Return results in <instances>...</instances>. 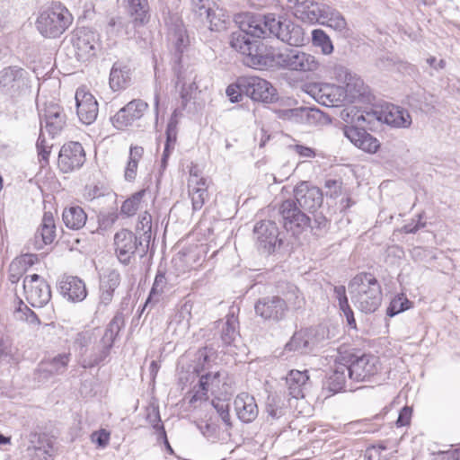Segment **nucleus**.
<instances>
[{
  "label": "nucleus",
  "mask_w": 460,
  "mask_h": 460,
  "mask_svg": "<svg viewBox=\"0 0 460 460\" xmlns=\"http://www.w3.org/2000/svg\"><path fill=\"white\" fill-rule=\"evenodd\" d=\"M235 22L239 29L252 37H265L269 33L290 46H300L305 42V32L300 26L286 19L277 20L272 14L261 18L252 13H243L235 17Z\"/></svg>",
  "instance_id": "1"
},
{
  "label": "nucleus",
  "mask_w": 460,
  "mask_h": 460,
  "mask_svg": "<svg viewBox=\"0 0 460 460\" xmlns=\"http://www.w3.org/2000/svg\"><path fill=\"white\" fill-rule=\"evenodd\" d=\"M350 298L365 314L376 312L382 302V288L376 277L368 272L357 274L349 283Z\"/></svg>",
  "instance_id": "2"
},
{
  "label": "nucleus",
  "mask_w": 460,
  "mask_h": 460,
  "mask_svg": "<svg viewBox=\"0 0 460 460\" xmlns=\"http://www.w3.org/2000/svg\"><path fill=\"white\" fill-rule=\"evenodd\" d=\"M72 22L73 16L68 9L60 3H53L40 13L36 26L42 36L54 39L62 35Z\"/></svg>",
  "instance_id": "3"
},
{
  "label": "nucleus",
  "mask_w": 460,
  "mask_h": 460,
  "mask_svg": "<svg viewBox=\"0 0 460 460\" xmlns=\"http://www.w3.org/2000/svg\"><path fill=\"white\" fill-rule=\"evenodd\" d=\"M152 232H144L137 236L134 232H116L114 243L119 261L128 265L133 254L143 257L149 247Z\"/></svg>",
  "instance_id": "4"
},
{
  "label": "nucleus",
  "mask_w": 460,
  "mask_h": 460,
  "mask_svg": "<svg viewBox=\"0 0 460 460\" xmlns=\"http://www.w3.org/2000/svg\"><path fill=\"white\" fill-rule=\"evenodd\" d=\"M349 378L356 382L369 381L380 369L377 357L372 354H351L347 361Z\"/></svg>",
  "instance_id": "5"
},
{
  "label": "nucleus",
  "mask_w": 460,
  "mask_h": 460,
  "mask_svg": "<svg viewBox=\"0 0 460 460\" xmlns=\"http://www.w3.org/2000/svg\"><path fill=\"white\" fill-rule=\"evenodd\" d=\"M241 86L243 93L255 102L270 103L277 99V91L274 86L259 76H241Z\"/></svg>",
  "instance_id": "6"
},
{
  "label": "nucleus",
  "mask_w": 460,
  "mask_h": 460,
  "mask_svg": "<svg viewBox=\"0 0 460 460\" xmlns=\"http://www.w3.org/2000/svg\"><path fill=\"white\" fill-rule=\"evenodd\" d=\"M331 78L343 86V93L348 103L354 102L364 94V83L361 78L351 74L342 66H335L332 68Z\"/></svg>",
  "instance_id": "7"
},
{
  "label": "nucleus",
  "mask_w": 460,
  "mask_h": 460,
  "mask_svg": "<svg viewBox=\"0 0 460 460\" xmlns=\"http://www.w3.org/2000/svg\"><path fill=\"white\" fill-rule=\"evenodd\" d=\"M94 340L93 332L85 330L79 332L74 338V349L78 353L79 364L84 368H91L97 366L104 359H98L101 356V347L93 348V350L88 354V347Z\"/></svg>",
  "instance_id": "8"
},
{
  "label": "nucleus",
  "mask_w": 460,
  "mask_h": 460,
  "mask_svg": "<svg viewBox=\"0 0 460 460\" xmlns=\"http://www.w3.org/2000/svg\"><path fill=\"white\" fill-rule=\"evenodd\" d=\"M23 289L27 301L33 307H42L51 298L49 285L38 274L29 275L24 278Z\"/></svg>",
  "instance_id": "9"
},
{
  "label": "nucleus",
  "mask_w": 460,
  "mask_h": 460,
  "mask_svg": "<svg viewBox=\"0 0 460 460\" xmlns=\"http://www.w3.org/2000/svg\"><path fill=\"white\" fill-rule=\"evenodd\" d=\"M39 116L40 119V130L45 128L54 137L61 132L66 124V115L61 107L56 103H45L43 107L39 106Z\"/></svg>",
  "instance_id": "10"
},
{
  "label": "nucleus",
  "mask_w": 460,
  "mask_h": 460,
  "mask_svg": "<svg viewBox=\"0 0 460 460\" xmlns=\"http://www.w3.org/2000/svg\"><path fill=\"white\" fill-rule=\"evenodd\" d=\"M283 50L275 48L256 47L246 63L255 69L282 68Z\"/></svg>",
  "instance_id": "11"
},
{
  "label": "nucleus",
  "mask_w": 460,
  "mask_h": 460,
  "mask_svg": "<svg viewBox=\"0 0 460 460\" xmlns=\"http://www.w3.org/2000/svg\"><path fill=\"white\" fill-rule=\"evenodd\" d=\"M147 109V102L141 99H134L111 118L112 125L117 129L123 130L140 119Z\"/></svg>",
  "instance_id": "12"
},
{
  "label": "nucleus",
  "mask_w": 460,
  "mask_h": 460,
  "mask_svg": "<svg viewBox=\"0 0 460 460\" xmlns=\"http://www.w3.org/2000/svg\"><path fill=\"white\" fill-rule=\"evenodd\" d=\"M85 162V152L78 142L65 144L58 155V165L61 172H71L83 166Z\"/></svg>",
  "instance_id": "13"
},
{
  "label": "nucleus",
  "mask_w": 460,
  "mask_h": 460,
  "mask_svg": "<svg viewBox=\"0 0 460 460\" xmlns=\"http://www.w3.org/2000/svg\"><path fill=\"white\" fill-rule=\"evenodd\" d=\"M342 131L345 137L363 152L376 154L380 147L379 140L362 127L345 125Z\"/></svg>",
  "instance_id": "14"
},
{
  "label": "nucleus",
  "mask_w": 460,
  "mask_h": 460,
  "mask_svg": "<svg viewBox=\"0 0 460 460\" xmlns=\"http://www.w3.org/2000/svg\"><path fill=\"white\" fill-rule=\"evenodd\" d=\"M73 46L79 60H88L96 55L98 35L87 28L77 29L74 34Z\"/></svg>",
  "instance_id": "15"
},
{
  "label": "nucleus",
  "mask_w": 460,
  "mask_h": 460,
  "mask_svg": "<svg viewBox=\"0 0 460 460\" xmlns=\"http://www.w3.org/2000/svg\"><path fill=\"white\" fill-rule=\"evenodd\" d=\"M255 313L264 320L279 322L288 310L286 300L278 296L260 298L254 305Z\"/></svg>",
  "instance_id": "16"
},
{
  "label": "nucleus",
  "mask_w": 460,
  "mask_h": 460,
  "mask_svg": "<svg viewBox=\"0 0 460 460\" xmlns=\"http://www.w3.org/2000/svg\"><path fill=\"white\" fill-rule=\"evenodd\" d=\"M75 99L80 121L85 125L93 123L99 111L95 97L85 87H80L75 92Z\"/></svg>",
  "instance_id": "17"
},
{
  "label": "nucleus",
  "mask_w": 460,
  "mask_h": 460,
  "mask_svg": "<svg viewBox=\"0 0 460 460\" xmlns=\"http://www.w3.org/2000/svg\"><path fill=\"white\" fill-rule=\"evenodd\" d=\"M282 68L299 71L314 72L318 69L319 63L316 58L308 53L297 49L283 50Z\"/></svg>",
  "instance_id": "18"
},
{
  "label": "nucleus",
  "mask_w": 460,
  "mask_h": 460,
  "mask_svg": "<svg viewBox=\"0 0 460 460\" xmlns=\"http://www.w3.org/2000/svg\"><path fill=\"white\" fill-rule=\"evenodd\" d=\"M279 215L285 230H304L310 226V218L291 199L284 200L281 203Z\"/></svg>",
  "instance_id": "19"
},
{
  "label": "nucleus",
  "mask_w": 460,
  "mask_h": 460,
  "mask_svg": "<svg viewBox=\"0 0 460 460\" xmlns=\"http://www.w3.org/2000/svg\"><path fill=\"white\" fill-rule=\"evenodd\" d=\"M294 198L300 208L309 211L317 209L323 203L321 190L306 181H302L295 187Z\"/></svg>",
  "instance_id": "20"
},
{
  "label": "nucleus",
  "mask_w": 460,
  "mask_h": 460,
  "mask_svg": "<svg viewBox=\"0 0 460 460\" xmlns=\"http://www.w3.org/2000/svg\"><path fill=\"white\" fill-rule=\"evenodd\" d=\"M316 343L314 330L312 328L302 329L296 332L285 345L284 353L308 354L314 350Z\"/></svg>",
  "instance_id": "21"
},
{
  "label": "nucleus",
  "mask_w": 460,
  "mask_h": 460,
  "mask_svg": "<svg viewBox=\"0 0 460 460\" xmlns=\"http://www.w3.org/2000/svg\"><path fill=\"white\" fill-rule=\"evenodd\" d=\"M377 119L381 122L397 128H407L412 122L408 111L393 104L383 106L378 112Z\"/></svg>",
  "instance_id": "22"
},
{
  "label": "nucleus",
  "mask_w": 460,
  "mask_h": 460,
  "mask_svg": "<svg viewBox=\"0 0 460 460\" xmlns=\"http://www.w3.org/2000/svg\"><path fill=\"white\" fill-rule=\"evenodd\" d=\"M60 294L71 302H81L86 296L84 282L78 277L64 276L58 283Z\"/></svg>",
  "instance_id": "23"
},
{
  "label": "nucleus",
  "mask_w": 460,
  "mask_h": 460,
  "mask_svg": "<svg viewBox=\"0 0 460 460\" xmlns=\"http://www.w3.org/2000/svg\"><path fill=\"white\" fill-rule=\"evenodd\" d=\"M327 4L305 0L298 4L295 9L296 18L309 24H321Z\"/></svg>",
  "instance_id": "24"
},
{
  "label": "nucleus",
  "mask_w": 460,
  "mask_h": 460,
  "mask_svg": "<svg viewBox=\"0 0 460 460\" xmlns=\"http://www.w3.org/2000/svg\"><path fill=\"white\" fill-rule=\"evenodd\" d=\"M132 80V70L129 65L122 60L113 63L109 75V85L113 92L125 90Z\"/></svg>",
  "instance_id": "25"
},
{
  "label": "nucleus",
  "mask_w": 460,
  "mask_h": 460,
  "mask_svg": "<svg viewBox=\"0 0 460 460\" xmlns=\"http://www.w3.org/2000/svg\"><path fill=\"white\" fill-rule=\"evenodd\" d=\"M124 325L125 317L123 313L117 312L106 327L104 334L102 338L101 356L98 358V359H105L109 356L110 350Z\"/></svg>",
  "instance_id": "26"
},
{
  "label": "nucleus",
  "mask_w": 460,
  "mask_h": 460,
  "mask_svg": "<svg viewBox=\"0 0 460 460\" xmlns=\"http://www.w3.org/2000/svg\"><path fill=\"white\" fill-rule=\"evenodd\" d=\"M234 406L238 419L243 423L252 422L259 414L254 397L247 393L239 394L234 401Z\"/></svg>",
  "instance_id": "27"
},
{
  "label": "nucleus",
  "mask_w": 460,
  "mask_h": 460,
  "mask_svg": "<svg viewBox=\"0 0 460 460\" xmlns=\"http://www.w3.org/2000/svg\"><path fill=\"white\" fill-rule=\"evenodd\" d=\"M188 186L192 208L194 210H199L208 196L207 181L205 178L199 177L196 170L191 169L190 171Z\"/></svg>",
  "instance_id": "28"
},
{
  "label": "nucleus",
  "mask_w": 460,
  "mask_h": 460,
  "mask_svg": "<svg viewBox=\"0 0 460 460\" xmlns=\"http://www.w3.org/2000/svg\"><path fill=\"white\" fill-rule=\"evenodd\" d=\"M121 277L117 270H107L100 277V303L108 305L111 303L114 292L119 286Z\"/></svg>",
  "instance_id": "29"
},
{
  "label": "nucleus",
  "mask_w": 460,
  "mask_h": 460,
  "mask_svg": "<svg viewBox=\"0 0 460 460\" xmlns=\"http://www.w3.org/2000/svg\"><path fill=\"white\" fill-rule=\"evenodd\" d=\"M349 372L348 364L336 361L324 384L325 388L332 394L345 391Z\"/></svg>",
  "instance_id": "30"
},
{
  "label": "nucleus",
  "mask_w": 460,
  "mask_h": 460,
  "mask_svg": "<svg viewBox=\"0 0 460 460\" xmlns=\"http://www.w3.org/2000/svg\"><path fill=\"white\" fill-rule=\"evenodd\" d=\"M69 361L70 353L58 354L49 360L40 362L38 372L46 378L55 375H62L66 372Z\"/></svg>",
  "instance_id": "31"
},
{
  "label": "nucleus",
  "mask_w": 460,
  "mask_h": 460,
  "mask_svg": "<svg viewBox=\"0 0 460 460\" xmlns=\"http://www.w3.org/2000/svg\"><path fill=\"white\" fill-rule=\"evenodd\" d=\"M191 305L185 303L174 314L168 324V330L176 336H184L190 326Z\"/></svg>",
  "instance_id": "32"
},
{
  "label": "nucleus",
  "mask_w": 460,
  "mask_h": 460,
  "mask_svg": "<svg viewBox=\"0 0 460 460\" xmlns=\"http://www.w3.org/2000/svg\"><path fill=\"white\" fill-rule=\"evenodd\" d=\"M321 25L331 28L343 37L347 36L349 32L345 17L339 11L329 5L325 10Z\"/></svg>",
  "instance_id": "33"
},
{
  "label": "nucleus",
  "mask_w": 460,
  "mask_h": 460,
  "mask_svg": "<svg viewBox=\"0 0 460 460\" xmlns=\"http://www.w3.org/2000/svg\"><path fill=\"white\" fill-rule=\"evenodd\" d=\"M308 380L307 371L291 370L286 378L289 395L296 399L303 398Z\"/></svg>",
  "instance_id": "34"
},
{
  "label": "nucleus",
  "mask_w": 460,
  "mask_h": 460,
  "mask_svg": "<svg viewBox=\"0 0 460 460\" xmlns=\"http://www.w3.org/2000/svg\"><path fill=\"white\" fill-rule=\"evenodd\" d=\"M219 373L215 374L207 373L202 375L199 383L193 386L191 391L192 396L190 399V403H194L197 401H206L208 399V393L213 385H217L219 381Z\"/></svg>",
  "instance_id": "35"
},
{
  "label": "nucleus",
  "mask_w": 460,
  "mask_h": 460,
  "mask_svg": "<svg viewBox=\"0 0 460 460\" xmlns=\"http://www.w3.org/2000/svg\"><path fill=\"white\" fill-rule=\"evenodd\" d=\"M128 9L135 27L143 26L148 22L149 4L147 0H127Z\"/></svg>",
  "instance_id": "36"
},
{
  "label": "nucleus",
  "mask_w": 460,
  "mask_h": 460,
  "mask_svg": "<svg viewBox=\"0 0 460 460\" xmlns=\"http://www.w3.org/2000/svg\"><path fill=\"white\" fill-rule=\"evenodd\" d=\"M240 339L239 321L234 313H229L222 324L221 340L226 346L234 345Z\"/></svg>",
  "instance_id": "37"
},
{
  "label": "nucleus",
  "mask_w": 460,
  "mask_h": 460,
  "mask_svg": "<svg viewBox=\"0 0 460 460\" xmlns=\"http://www.w3.org/2000/svg\"><path fill=\"white\" fill-rule=\"evenodd\" d=\"M62 217L66 226L71 230H81L87 221L86 213L79 206L65 208Z\"/></svg>",
  "instance_id": "38"
},
{
  "label": "nucleus",
  "mask_w": 460,
  "mask_h": 460,
  "mask_svg": "<svg viewBox=\"0 0 460 460\" xmlns=\"http://www.w3.org/2000/svg\"><path fill=\"white\" fill-rule=\"evenodd\" d=\"M21 361L19 349L9 339H0V365L16 366Z\"/></svg>",
  "instance_id": "39"
},
{
  "label": "nucleus",
  "mask_w": 460,
  "mask_h": 460,
  "mask_svg": "<svg viewBox=\"0 0 460 460\" xmlns=\"http://www.w3.org/2000/svg\"><path fill=\"white\" fill-rule=\"evenodd\" d=\"M322 98H323V105L327 107H338L348 103L343 93V86L333 84H325Z\"/></svg>",
  "instance_id": "40"
},
{
  "label": "nucleus",
  "mask_w": 460,
  "mask_h": 460,
  "mask_svg": "<svg viewBox=\"0 0 460 460\" xmlns=\"http://www.w3.org/2000/svg\"><path fill=\"white\" fill-rule=\"evenodd\" d=\"M246 32L241 29L234 31L231 35L230 45L233 49L247 57V59L252 55L254 48L257 45V41L251 40Z\"/></svg>",
  "instance_id": "41"
},
{
  "label": "nucleus",
  "mask_w": 460,
  "mask_h": 460,
  "mask_svg": "<svg viewBox=\"0 0 460 460\" xmlns=\"http://www.w3.org/2000/svg\"><path fill=\"white\" fill-rule=\"evenodd\" d=\"M168 280L165 277V270L161 266L157 269V272L150 290L149 296L146 301L145 307L151 303H157L162 298L163 294L167 290Z\"/></svg>",
  "instance_id": "42"
},
{
  "label": "nucleus",
  "mask_w": 460,
  "mask_h": 460,
  "mask_svg": "<svg viewBox=\"0 0 460 460\" xmlns=\"http://www.w3.org/2000/svg\"><path fill=\"white\" fill-rule=\"evenodd\" d=\"M177 140V121L172 117L166 128V141L162 155V167L164 169L167 165V161L172 152L175 148Z\"/></svg>",
  "instance_id": "43"
},
{
  "label": "nucleus",
  "mask_w": 460,
  "mask_h": 460,
  "mask_svg": "<svg viewBox=\"0 0 460 460\" xmlns=\"http://www.w3.org/2000/svg\"><path fill=\"white\" fill-rule=\"evenodd\" d=\"M260 234L258 247L261 252L270 254L276 251L277 247L281 246L282 237L279 236L281 232H277V234L273 232H260Z\"/></svg>",
  "instance_id": "44"
},
{
  "label": "nucleus",
  "mask_w": 460,
  "mask_h": 460,
  "mask_svg": "<svg viewBox=\"0 0 460 460\" xmlns=\"http://www.w3.org/2000/svg\"><path fill=\"white\" fill-rule=\"evenodd\" d=\"M144 155V148L139 146H131L129 149L128 161L127 163L124 177L128 181L136 179L138 163Z\"/></svg>",
  "instance_id": "45"
},
{
  "label": "nucleus",
  "mask_w": 460,
  "mask_h": 460,
  "mask_svg": "<svg viewBox=\"0 0 460 460\" xmlns=\"http://www.w3.org/2000/svg\"><path fill=\"white\" fill-rule=\"evenodd\" d=\"M177 85H181L180 96L182 104L185 106L196 94L198 84L196 83V75L190 74L188 77L178 76Z\"/></svg>",
  "instance_id": "46"
},
{
  "label": "nucleus",
  "mask_w": 460,
  "mask_h": 460,
  "mask_svg": "<svg viewBox=\"0 0 460 460\" xmlns=\"http://www.w3.org/2000/svg\"><path fill=\"white\" fill-rule=\"evenodd\" d=\"M168 37L177 53H182L189 44V37L182 24H175L171 28Z\"/></svg>",
  "instance_id": "47"
},
{
  "label": "nucleus",
  "mask_w": 460,
  "mask_h": 460,
  "mask_svg": "<svg viewBox=\"0 0 460 460\" xmlns=\"http://www.w3.org/2000/svg\"><path fill=\"white\" fill-rule=\"evenodd\" d=\"M147 194V190L143 189L132 194L121 205L120 212L126 217L134 216L141 206L143 199Z\"/></svg>",
  "instance_id": "48"
},
{
  "label": "nucleus",
  "mask_w": 460,
  "mask_h": 460,
  "mask_svg": "<svg viewBox=\"0 0 460 460\" xmlns=\"http://www.w3.org/2000/svg\"><path fill=\"white\" fill-rule=\"evenodd\" d=\"M24 70L22 67L7 66L0 71V85L4 88H13L14 84L22 78Z\"/></svg>",
  "instance_id": "49"
},
{
  "label": "nucleus",
  "mask_w": 460,
  "mask_h": 460,
  "mask_svg": "<svg viewBox=\"0 0 460 460\" xmlns=\"http://www.w3.org/2000/svg\"><path fill=\"white\" fill-rule=\"evenodd\" d=\"M312 42L314 47L321 49L323 55H330L333 52L332 42L322 29H314L312 31Z\"/></svg>",
  "instance_id": "50"
},
{
  "label": "nucleus",
  "mask_w": 460,
  "mask_h": 460,
  "mask_svg": "<svg viewBox=\"0 0 460 460\" xmlns=\"http://www.w3.org/2000/svg\"><path fill=\"white\" fill-rule=\"evenodd\" d=\"M146 421L156 431L159 438L166 440V431L161 421L160 412L157 407H152L147 409Z\"/></svg>",
  "instance_id": "51"
},
{
  "label": "nucleus",
  "mask_w": 460,
  "mask_h": 460,
  "mask_svg": "<svg viewBox=\"0 0 460 460\" xmlns=\"http://www.w3.org/2000/svg\"><path fill=\"white\" fill-rule=\"evenodd\" d=\"M27 451L30 453L38 450L39 447L50 448L52 442L45 433L31 431L28 436Z\"/></svg>",
  "instance_id": "52"
},
{
  "label": "nucleus",
  "mask_w": 460,
  "mask_h": 460,
  "mask_svg": "<svg viewBox=\"0 0 460 460\" xmlns=\"http://www.w3.org/2000/svg\"><path fill=\"white\" fill-rule=\"evenodd\" d=\"M412 303L405 296L404 294L396 296L390 303L386 310L388 316L393 317L411 306Z\"/></svg>",
  "instance_id": "53"
},
{
  "label": "nucleus",
  "mask_w": 460,
  "mask_h": 460,
  "mask_svg": "<svg viewBox=\"0 0 460 460\" xmlns=\"http://www.w3.org/2000/svg\"><path fill=\"white\" fill-rule=\"evenodd\" d=\"M202 17H204L206 21L208 22V28L210 31H221L226 29L227 17L224 13H222L221 11L217 13L211 7L209 16L203 15Z\"/></svg>",
  "instance_id": "54"
},
{
  "label": "nucleus",
  "mask_w": 460,
  "mask_h": 460,
  "mask_svg": "<svg viewBox=\"0 0 460 460\" xmlns=\"http://www.w3.org/2000/svg\"><path fill=\"white\" fill-rule=\"evenodd\" d=\"M286 303H289L295 308H300L304 304V296L298 288L293 284H287V290L284 292Z\"/></svg>",
  "instance_id": "55"
},
{
  "label": "nucleus",
  "mask_w": 460,
  "mask_h": 460,
  "mask_svg": "<svg viewBox=\"0 0 460 460\" xmlns=\"http://www.w3.org/2000/svg\"><path fill=\"white\" fill-rule=\"evenodd\" d=\"M212 405L220 416L227 429L232 428L231 417L229 414V403L221 399L212 401Z\"/></svg>",
  "instance_id": "56"
},
{
  "label": "nucleus",
  "mask_w": 460,
  "mask_h": 460,
  "mask_svg": "<svg viewBox=\"0 0 460 460\" xmlns=\"http://www.w3.org/2000/svg\"><path fill=\"white\" fill-rule=\"evenodd\" d=\"M324 85L323 83H307L303 85L302 90L317 102L323 104V98H322V95H323Z\"/></svg>",
  "instance_id": "57"
},
{
  "label": "nucleus",
  "mask_w": 460,
  "mask_h": 460,
  "mask_svg": "<svg viewBox=\"0 0 460 460\" xmlns=\"http://www.w3.org/2000/svg\"><path fill=\"white\" fill-rule=\"evenodd\" d=\"M213 4V0H190L192 12L199 17L209 16Z\"/></svg>",
  "instance_id": "58"
},
{
  "label": "nucleus",
  "mask_w": 460,
  "mask_h": 460,
  "mask_svg": "<svg viewBox=\"0 0 460 460\" xmlns=\"http://www.w3.org/2000/svg\"><path fill=\"white\" fill-rule=\"evenodd\" d=\"M36 147L40 160L47 164L49 162L52 145L46 141L43 137V131L41 130L36 143Z\"/></svg>",
  "instance_id": "59"
},
{
  "label": "nucleus",
  "mask_w": 460,
  "mask_h": 460,
  "mask_svg": "<svg viewBox=\"0 0 460 460\" xmlns=\"http://www.w3.org/2000/svg\"><path fill=\"white\" fill-rule=\"evenodd\" d=\"M226 93L229 101L233 103L238 102L242 100L243 87L241 86V77H239L234 84L227 86Z\"/></svg>",
  "instance_id": "60"
},
{
  "label": "nucleus",
  "mask_w": 460,
  "mask_h": 460,
  "mask_svg": "<svg viewBox=\"0 0 460 460\" xmlns=\"http://www.w3.org/2000/svg\"><path fill=\"white\" fill-rule=\"evenodd\" d=\"M18 312L23 314V316H22L21 318L26 321L28 323L33 325L40 324V320L39 319L38 315L34 313V311H32L26 305H24V303L22 300L20 301Z\"/></svg>",
  "instance_id": "61"
},
{
  "label": "nucleus",
  "mask_w": 460,
  "mask_h": 460,
  "mask_svg": "<svg viewBox=\"0 0 460 460\" xmlns=\"http://www.w3.org/2000/svg\"><path fill=\"white\" fill-rule=\"evenodd\" d=\"M119 215L116 210L101 212L98 215V222L101 227L108 228L117 221Z\"/></svg>",
  "instance_id": "62"
},
{
  "label": "nucleus",
  "mask_w": 460,
  "mask_h": 460,
  "mask_svg": "<svg viewBox=\"0 0 460 460\" xmlns=\"http://www.w3.org/2000/svg\"><path fill=\"white\" fill-rule=\"evenodd\" d=\"M110 432L106 429H100L98 431H94L91 435V440L93 443L96 444L99 447L104 448L108 446L110 441Z\"/></svg>",
  "instance_id": "63"
},
{
  "label": "nucleus",
  "mask_w": 460,
  "mask_h": 460,
  "mask_svg": "<svg viewBox=\"0 0 460 460\" xmlns=\"http://www.w3.org/2000/svg\"><path fill=\"white\" fill-rule=\"evenodd\" d=\"M31 460H53V446L50 448L39 447L38 450L30 453Z\"/></svg>",
  "instance_id": "64"
}]
</instances>
